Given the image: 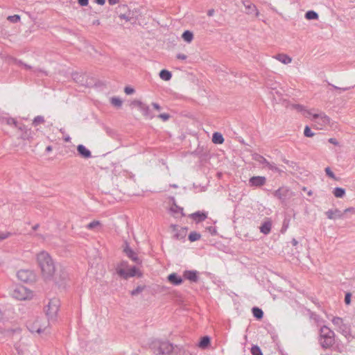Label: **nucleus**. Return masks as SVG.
Instances as JSON below:
<instances>
[{
    "label": "nucleus",
    "mask_w": 355,
    "mask_h": 355,
    "mask_svg": "<svg viewBox=\"0 0 355 355\" xmlns=\"http://www.w3.org/2000/svg\"><path fill=\"white\" fill-rule=\"evenodd\" d=\"M335 334L329 328L324 326L320 329V345L327 349L332 347L335 343Z\"/></svg>",
    "instance_id": "f03ea898"
},
{
    "label": "nucleus",
    "mask_w": 355,
    "mask_h": 355,
    "mask_svg": "<svg viewBox=\"0 0 355 355\" xmlns=\"http://www.w3.org/2000/svg\"><path fill=\"white\" fill-rule=\"evenodd\" d=\"M36 261L44 278L52 277L55 272V266L51 255L46 251L36 254Z\"/></svg>",
    "instance_id": "f257e3e1"
},
{
    "label": "nucleus",
    "mask_w": 355,
    "mask_h": 355,
    "mask_svg": "<svg viewBox=\"0 0 355 355\" xmlns=\"http://www.w3.org/2000/svg\"><path fill=\"white\" fill-rule=\"evenodd\" d=\"M12 295L19 300H26L33 297V293L24 286H18L13 291Z\"/></svg>",
    "instance_id": "0eeeda50"
},
{
    "label": "nucleus",
    "mask_w": 355,
    "mask_h": 355,
    "mask_svg": "<svg viewBox=\"0 0 355 355\" xmlns=\"http://www.w3.org/2000/svg\"><path fill=\"white\" fill-rule=\"evenodd\" d=\"M271 223L266 222L260 227V231L264 234H268L270 232Z\"/></svg>",
    "instance_id": "412c9836"
},
{
    "label": "nucleus",
    "mask_w": 355,
    "mask_h": 355,
    "mask_svg": "<svg viewBox=\"0 0 355 355\" xmlns=\"http://www.w3.org/2000/svg\"><path fill=\"white\" fill-rule=\"evenodd\" d=\"M168 280L174 285H180L182 283V279L175 273H172L168 276Z\"/></svg>",
    "instance_id": "4468645a"
},
{
    "label": "nucleus",
    "mask_w": 355,
    "mask_h": 355,
    "mask_svg": "<svg viewBox=\"0 0 355 355\" xmlns=\"http://www.w3.org/2000/svg\"><path fill=\"white\" fill-rule=\"evenodd\" d=\"M17 278L24 282H31L35 279V274L31 270L21 269L17 273Z\"/></svg>",
    "instance_id": "6e6552de"
},
{
    "label": "nucleus",
    "mask_w": 355,
    "mask_h": 355,
    "mask_svg": "<svg viewBox=\"0 0 355 355\" xmlns=\"http://www.w3.org/2000/svg\"><path fill=\"white\" fill-rule=\"evenodd\" d=\"M46 150L47 152H51L52 150V147L50 146H47L46 148Z\"/></svg>",
    "instance_id": "c03bdc74"
},
{
    "label": "nucleus",
    "mask_w": 355,
    "mask_h": 355,
    "mask_svg": "<svg viewBox=\"0 0 355 355\" xmlns=\"http://www.w3.org/2000/svg\"><path fill=\"white\" fill-rule=\"evenodd\" d=\"M252 355H263L260 348L257 346H254L251 349Z\"/></svg>",
    "instance_id": "c756f323"
},
{
    "label": "nucleus",
    "mask_w": 355,
    "mask_h": 355,
    "mask_svg": "<svg viewBox=\"0 0 355 355\" xmlns=\"http://www.w3.org/2000/svg\"><path fill=\"white\" fill-rule=\"evenodd\" d=\"M119 1V0H108L109 3L111 5H115V4L118 3Z\"/></svg>",
    "instance_id": "79ce46f5"
},
{
    "label": "nucleus",
    "mask_w": 355,
    "mask_h": 355,
    "mask_svg": "<svg viewBox=\"0 0 355 355\" xmlns=\"http://www.w3.org/2000/svg\"><path fill=\"white\" fill-rule=\"evenodd\" d=\"M200 239V234L197 232H191L189 235V239L190 241L193 242Z\"/></svg>",
    "instance_id": "bb28decb"
},
{
    "label": "nucleus",
    "mask_w": 355,
    "mask_h": 355,
    "mask_svg": "<svg viewBox=\"0 0 355 355\" xmlns=\"http://www.w3.org/2000/svg\"><path fill=\"white\" fill-rule=\"evenodd\" d=\"M184 277L187 279H189L191 282H197L198 280V273L196 271L193 270H187L184 272Z\"/></svg>",
    "instance_id": "2eb2a0df"
},
{
    "label": "nucleus",
    "mask_w": 355,
    "mask_h": 355,
    "mask_svg": "<svg viewBox=\"0 0 355 355\" xmlns=\"http://www.w3.org/2000/svg\"><path fill=\"white\" fill-rule=\"evenodd\" d=\"M252 313H253V315L258 319H261L263 315V313L262 310L257 307L252 309Z\"/></svg>",
    "instance_id": "393cba45"
},
{
    "label": "nucleus",
    "mask_w": 355,
    "mask_h": 355,
    "mask_svg": "<svg viewBox=\"0 0 355 355\" xmlns=\"http://www.w3.org/2000/svg\"><path fill=\"white\" fill-rule=\"evenodd\" d=\"M275 58L283 64H289L292 62V58L286 54H279Z\"/></svg>",
    "instance_id": "dca6fc26"
},
{
    "label": "nucleus",
    "mask_w": 355,
    "mask_h": 355,
    "mask_svg": "<svg viewBox=\"0 0 355 355\" xmlns=\"http://www.w3.org/2000/svg\"><path fill=\"white\" fill-rule=\"evenodd\" d=\"M119 275L127 279L135 276H141V272L136 267H128L127 263L122 262L116 268Z\"/></svg>",
    "instance_id": "39448f33"
},
{
    "label": "nucleus",
    "mask_w": 355,
    "mask_h": 355,
    "mask_svg": "<svg viewBox=\"0 0 355 355\" xmlns=\"http://www.w3.org/2000/svg\"><path fill=\"white\" fill-rule=\"evenodd\" d=\"M158 117L161 119L162 121H166L169 119L170 116L166 113H163L159 114Z\"/></svg>",
    "instance_id": "72a5a7b5"
},
{
    "label": "nucleus",
    "mask_w": 355,
    "mask_h": 355,
    "mask_svg": "<svg viewBox=\"0 0 355 355\" xmlns=\"http://www.w3.org/2000/svg\"><path fill=\"white\" fill-rule=\"evenodd\" d=\"M77 150L78 154L83 158L87 159L92 157L91 151L82 144L77 146Z\"/></svg>",
    "instance_id": "f8f14e48"
},
{
    "label": "nucleus",
    "mask_w": 355,
    "mask_h": 355,
    "mask_svg": "<svg viewBox=\"0 0 355 355\" xmlns=\"http://www.w3.org/2000/svg\"><path fill=\"white\" fill-rule=\"evenodd\" d=\"M345 302L346 304H349L351 302V295L350 293H347L345 297Z\"/></svg>",
    "instance_id": "c9c22d12"
},
{
    "label": "nucleus",
    "mask_w": 355,
    "mask_h": 355,
    "mask_svg": "<svg viewBox=\"0 0 355 355\" xmlns=\"http://www.w3.org/2000/svg\"><path fill=\"white\" fill-rule=\"evenodd\" d=\"M2 318V313H1V311H0V320H1Z\"/></svg>",
    "instance_id": "de8ad7c7"
},
{
    "label": "nucleus",
    "mask_w": 355,
    "mask_h": 355,
    "mask_svg": "<svg viewBox=\"0 0 355 355\" xmlns=\"http://www.w3.org/2000/svg\"><path fill=\"white\" fill-rule=\"evenodd\" d=\"M94 24H96V25H99L100 24V21L98 20H97L96 21H95Z\"/></svg>",
    "instance_id": "49530a36"
},
{
    "label": "nucleus",
    "mask_w": 355,
    "mask_h": 355,
    "mask_svg": "<svg viewBox=\"0 0 355 355\" xmlns=\"http://www.w3.org/2000/svg\"><path fill=\"white\" fill-rule=\"evenodd\" d=\"M125 252L126 255L135 262L139 263V259L137 254L130 248H125Z\"/></svg>",
    "instance_id": "a211bd4d"
},
{
    "label": "nucleus",
    "mask_w": 355,
    "mask_h": 355,
    "mask_svg": "<svg viewBox=\"0 0 355 355\" xmlns=\"http://www.w3.org/2000/svg\"><path fill=\"white\" fill-rule=\"evenodd\" d=\"M305 17L309 20L318 19V15L315 11L313 10L306 12Z\"/></svg>",
    "instance_id": "a878e982"
},
{
    "label": "nucleus",
    "mask_w": 355,
    "mask_h": 355,
    "mask_svg": "<svg viewBox=\"0 0 355 355\" xmlns=\"http://www.w3.org/2000/svg\"><path fill=\"white\" fill-rule=\"evenodd\" d=\"M304 134L307 137H312L315 135L314 132L311 131L309 126H306L304 130Z\"/></svg>",
    "instance_id": "cd10ccee"
},
{
    "label": "nucleus",
    "mask_w": 355,
    "mask_h": 355,
    "mask_svg": "<svg viewBox=\"0 0 355 355\" xmlns=\"http://www.w3.org/2000/svg\"><path fill=\"white\" fill-rule=\"evenodd\" d=\"M78 3L82 6H86L88 5L89 0H78Z\"/></svg>",
    "instance_id": "e433bc0d"
},
{
    "label": "nucleus",
    "mask_w": 355,
    "mask_h": 355,
    "mask_svg": "<svg viewBox=\"0 0 355 355\" xmlns=\"http://www.w3.org/2000/svg\"><path fill=\"white\" fill-rule=\"evenodd\" d=\"M329 142L332 144H334V145H338V141L334 138H330L329 139Z\"/></svg>",
    "instance_id": "ea45409f"
},
{
    "label": "nucleus",
    "mask_w": 355,
    "mask_h": 355,
    "mask_svg": "<svg viewBox=\"0 0 355 355\" xmlns=\"http://www.w3.org/2000/svg\"><path fill=\"white\" fill-rule=\"evenodd\" d=\"M333 193L336 198H343L345 194V191L343 188L337 187L334 189Z\"/></svg>",
    "instance_id": "b1692460"
},
{
    "label": "nucleus",
    "mask_w": 355,
    "mask_h": 355,
    "mask_svg": "<svg viewBox=\"0 0 355 355\" xmlns=\"http://www.w3.org/2000/svg\"><path fill=\"white\" fill-rule=\"evenodd\" d=\"M10 236L9 233H3L0 234V241L4 240Z\"/></svg>",
    "instance_id": "4c0bfd02"
},
{
    "label": "nucleus",
    "mask_w": 355,
    "mask_h": 355,
    "mask_svg": "<svg viewBox=\"0 0 355 355\" xmlns=\"http://www.w3.org/2000/svg\"><path fill=\"white\" fill-rule=\"evenodd\" d=\"M338 212L337 210L334 211L332 210H329L326 212V215L329 219H334L335 218V213Z\"/></svg>",
    "instance_id": "2f4dec72"
},
{
    "label": "nucleus",
    "mask_w": 355,
    "mask_h": 355,
    "mask_svg": "<svg viewBox=\"0 0 355 355\" xmlns=\"http://www.w3.org/2000/svg\"><path fill=\"white\" fill-rule=\"evenodd\" d=\"M95 1L99 5H103L105 2V0H95Z\"/></svg>",
    "instance_id": "37998d69"
},
{
    "label": "nucleus",
    "mask_w": 355,
    "mask_h": 355,
    "mask_svg": "<svg viewBox=\"0 0 355 355\" xmlns=\"http://www.w3.org/2000/svg\"><path fill=\"white\" fill-rule=\"evenodd\" d=\"M309 119L313 122L314 127L318 130H323L329 125L331 122V119L326 114L323 112L318 114L314 112L313 110L311 114V118Z\"/></svg>",
    "instance_id": "7ed1b4c3"
},
{
    "label": "nucleus",
    "mask_w": 355,
    "mask_h": 355,
    "mask_svg": "<svg viewBox=\"0 0 355 355\" xmlns=\"http://www.w3.org/2000/svg\"><path fill=\"white\" fill-rule=\"evenodd\" d=\"M112 103L115 106H121V101L118 98H112Z\"/></svg>",
    "instance_id": "7c9ffc66"
},
{
    "label": "nucleus",
    "mask_w": 355,
    "mask_h": 355,
    "mask_svg": "<svg viewBox=\"0 0 355 355\" xmlns=\"http://www.w3.org/2000/svg\"><path fill=\"white\" fill-rule=\"evenodd\" d=\"M159 77L163 80L168 81L171 78L172 75L169 71L163 69L159 73Z\"/></svg>",
    "instance_id": "aec40b11"
},
{
    "label": "nucleus",
    "mask_w": 355,
    "mask_h": 355,
    "mask_svg": "<svg viewBox=\"0 0 355 355\" xmlns=\"http://www.w3.org/2000/svg\"><path fill=\"white\" fill-rule=\"evenodd\" d=\"M249 182L252 187H261L265 184L266 178L263 176H254L250 179Z\"/></svg>",
    "instance_id": "9b49d317"
},
{
    "label": "nucleus",
    "mask_w": 355,
    "mask_h": 355,
    "mask_svg": "<svg viewBox=\"0 0 355 355\" xmlns=\"http://www.w3.org/2000/svg\"><path fill=\"white\" fill-rule=\"evenodd\" d=\"M187 55L183 53H179L177 55V58L179 60H184L187 59Z\"/></svg>",
    "instance_id": "58836bf2"
},
{
    "label": "nucleus",
    "mask_w": 355,
    "mask_h": 355,
    "mask_svg": "<svg viewBox=\"0 0 355 355\" xmlns=\"http://www.w3.org/2000/svg\"><path fill=\"white\" fill-rule=\"evenodd\" d=\"M210 343V339L208 336H205L203 337L200 343H199V345L198 346L200 347V348H202V349H205L206 347H208V345H209Z\"/></svg>",
    "instance_id": "5701e85b"
},
{
    "label": "nucleus",
    "mask_w": 355,
    "mask_h": 355,
    "mask_svg": "<svg viewBox=\"0 0 355 355\" xmlns=\"http://www.w3.org/2000/svg\"><path fill=\"white\" fill-rule=\"evenodd\" d=\"M354 211L353 208H348V209H346L345 210V212H347V211Z\"/></svg>",
    "instance_id": "a18cd8bd"
},
{
    "label": "nucleus",
    "mask_w": 355,
    "mask_h": 355,
    "mask_svg": "<svg viewBox=\"0 0 355 355\" xmlns=\"http://www.w3.org/2000/svg\"><path fill=\"white\" fill-rule=\"evenodd\" d=\"M60 302L59 299L53 297L48 302L44 311L49 320H55L58 315Z\"/></svg>",
    "instance_id": "20e7f679"
},
{
    "label": "nucleus",
    "mask_w": 355,
    "mask_h": 355,
    "mask_svg": "<svg viewBox=\"0 0 355 355\" xmlns=\"http://www.w3.org/2000/svg\"><path fill=\"white\" fill-rule=\"evenodd\" d=\"M8 20L10 21V22L16 23L20 20V16L18 15L8 16Z\"/></svg>",
    "instance_id": "c85d7f7f"
},
{
    "label": "nucleus",
    "mask_w": 355,
    "mask_h": 355,
    "mask_svg": "<svg viewBox=\"0 0 355 355\" xmlns=\"http://www.w3.org/2000/svg\"><path fill=\"white\" fill-rule=\"evenodd\" d=\"M190 218L195 220L196 223H199L205 220L207 218V214L205 212L197 211L191 214Z\"/></svg>",
    "instance_id": "ddd939ff"
},
{
    "label": "nucleus",
    "mask_w": 355,
    "mask_h": 355,
    "mask_svg": "<svg viewBox=\"0 0 355 355\" xmlns=\"http://www.w3.org/2000/svg\"><path fill=\"white\" fill-rule=\"evenodd\" d=\"M101 227V223L98 220H94L87 225L89 230H98Z\"/></svg>",
    "instance_id": "4be33fe9"
},
{
    "label": "nucleus",
    "mask_w": 355,
    "mask_h": 355,
    "mask_svg": "<svg viewBox=\"0 0 355 355\" xmlns=\"http://www.w3.org/2000/svg\"><path fill=\"white\" fill-rule=\"evenodd\" d=\"M152 105L156 110H160L161 109L160 106L156 103H152Z\"/></svg>",
    "instance_id": "a19ab883"
},
{
    "label": "nucleus",
    "mask_w": 355,
    "mask_h": 355,
    "mask_svg": "<svg viewBox=\"0 0 355 355\" xmlns=\"http://www.w3.org/2000/svg\"><path fill=\"white\" fill-rule=\"evenodd\" d=\"M132 106L137 107L144 116H147L148 114L149 107L148 105L144 104L142 102L138 100H135L132 102L131 104Z\"/></svg>",
    "instance_id": "9d476101"
},
{
    "label": "nucleus",
    "mask_w": 355,
    "mask_h": 355,
    "mask_svg": "<svg viewBox=\"0 0 355 355\" xmlns=\"http://www.w3.org/2000/svg\"><path fill=\"white\" fill-rule=\"evenodd\" d=\"M291 108L301 113L304 116L311 118V114H312L313 110H307L305 107L299 104L292 105Z\"/></svg>",
    "instance_id": "1a4fd4ad"
},
{
    "label": "nucleus",
    "mask_w": 355,
    "mask_h": 355,
    "mask_svg": "<svg viewBox=\"0 0 355 355\" xmlns=\"http://www.w3.org/2000/svg\"><path fill=\"white\" fill-rule=\"evenodd\" d=\"M124 91L126 94H132L135 92L134 89L130 87H125Z\"/></svg>",
    "instance_id": "f704fd0d"
},
{
    "label": "nucleus",
    "mask_w": 355,
    "mask_h": 355,
    "mask_svg": "<svg viewBox=\"0 0 355 355\" xmlns=\"http://www.w3.org/2000/svg\"><path fill=\"white\" fill-rule=\"evenodd\" d=\"M325 172H326L327 175L329 178H332V179H336V178H335V175H334V173L331 171V168H330L329 167H327V168H325Z\"/></svg>",
    "instance_id": "473e14b6"
},
{
    "label": "nucleus",
    "mask_w": 355,
    "mask_h": 355,
    "mask_svg": "<svg viewBox=\"0 0 355 355\" xmlns=\"http://www.w3.org/2000/svg\"><path fill=\"white\" fill-rule=\"evenodd\" d=\"M212 142L216 144H222L224 142V138L220 132H214L212 136Z\"/></svg>",
    "instance_id": "f3484780"
},
{
    "label": "nucleus",
    "mask_w": 355,
    "mask_h": 355,
    "mask_svg": "<svg viewBox=\"0 0 355 355\" xmlns=\"http://www.w3.org/2000/svg\"><path fill=\"white\" fill-rule=\"evenodd\" d=\"M28 327L31 331L41 334L48 331L49 323L44 319L37 318L30 321Z\"/></svg>",
    "instance_id": "423d86ee"
},
{
    "label": "nucleus",
    "mask_w": 355,
    "mask_h": 355,
    "mask_svg": "<svg viewBox=\"0 0 355 355\" xmlns=\"http://www.w3.org/2000/svg\"><path fill=\"white\" fill-rule=\"evenodd\" d=\"M212 12H213V11H209V15H212Z\"/></svg>",
    "instance_id": "09e8293b"
},
{
    "label": "nucleus",
    "mask_w": 355,
    "mask_h": 355,
    "mask_svg": "<svg viewBox=\"0 0 355 355\" xmlns=\"http://www.w3.org/2000/svg\"><path fill=\"white\" fill-rule=\"evenodd\" d=\"M182 38L185 42L190 43L193 39V34L190 31H185L182 35Z\"/></svg>",
    "instance_id": "6ab92c4d"
}]
</instances>
